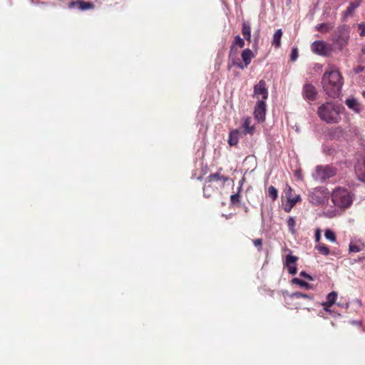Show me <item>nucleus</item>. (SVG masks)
<instances>
[{
  "label": "nucleus",
  "mask_w": 365,
  "mask_h": 365,
  "mask_svg": "<svg viewBox=\"0 0 365 365\" xmlns=\"http://www.w3.org/2000/svg\"><path fill=\"white\" fill-rule=\"evenodd\" d=\"M322 84L327 94L331 98H336L340 94L343 79L336 70L327 71L324 73Z\"/></svg>",
  "instance_id": "f257e3e1"
},
{
  "label": "nucleus",
  "mask_w": 365,
  "mask_h": 365,
  "mask_svg": "<svg viewBox=\"0 0 365 365\" xmlns=\"http://www.w3.org/2000/svg\"><path fill=\"white\" fill-rule=\"evenodd\" d=\"M340 108L331 103H327L320 106L318 108L319 118L327 123H336L340 117Z\"/></svg>",
  "instance_id": "f03ea898"
},
{
  "label": "nucleus",
  "mask_w": 365,
  "mask_h": 365,
  "mask_svg": "<svg viewBox=\"0 0 365 365\" xmlns=\"http://www.w3.org/2000/svg\"><path fill=\"white\" fill-rule=\"evenodd\" d=\"M333 203L340 207L346 208L352 203V197L347 190L341 187L336 188L331 195Z\"/></svg>",
  "instance_id": "7ed1b4c3"
},
{
  "label": "nucleus",
  "mask_w": 365,
  "mask_h": 365,
  "mask_svg": "<svg viewBox=\"0 0 365 365\" xmlns=\"http://www.w3.org/2000/svg\"><path fill=\"white\" fill-rule=\"evenodd\" d=\"M349 29L348 26H343L337 29V34L333 38V44L331 46L333 49L341 51L345 47L349 38Z\"/></svg>",
  "instance_id": "20e7f679"
},
{
  "label": "nucleus",
  "mask_w": 365,
  "mask_h": 365,
  "mask_svg": "<svg viewBox=\"0 0 365 365\" xmlns=\"http://www.w3.org/2000/svg\"><path fill=\"white\" fill-rule=\"evenodd\" d=\"M329 192L324 187L313 189L309 195V201L314 205H320L328 200Z\"/></svg>",
  "instance_id": "39448f33"
},
{
  "label": "nucleus",
  "mask_w": 365,
  "mask_h": 365,
  "mask_svg": "<svg viewBox=\"0 0 365 365\" xmlns=\"http://www.w3.org/2000/svg\"><path fill=\"white\" fill-rule=\"evenodd\" d=\"M292 192L293 190L292 187L289 185H287L284 190L287 202L284 206V210L287 212H290V210L296 205V203L301 200L299 195H293Z\"/></svg>",
  "instance_id": "423d86ee"
},
{
  "label": "nucleus",
  "mask_w": 365,
  "mask_h": 365,
  "mask_svg": "<svg viewBox=\"0 0 365 365\" xmlns=\"http://www.w3.org/2000/svg\"><path fill=\"white\" fill-rule=\"evenodd\" d=\"M311 49L314 53L323 56L330 55L333 50L331 45L327 44L323 41H314L311 45Z\"/></svg>",
  "instance_id": "0eeeda50"
},
{
  "label": "nucleus",
  "mask_w": 365,
  "mask_h": 365,
  "mask_svg": "<svg viewBox=\"0 0 365 365\" xmlns=\"http://www.w3.org/2000/svg\"><path fill=\"white\" fill-rule=\"evenodd\" d=\"M336 169L329 165H319L316 168L314 178L319 180H325L335 175Z\"/></svg>",
  "instance_id": "6e6552de"
},
{
  "label": "nucleus",
  "mask_w": 365,
  "mask_h": 365,
  "mask_svg": "<svg viewBox=\"0 0 365 365\" xmlns=\"http://www.w3.org/2000/svg\"><path fill=\"white\" fill-rule=\"evenodd\" d=\"M254 97L259 100H263L264 102L268 98V90L266 87L264 81L261 80L254 86Z\"/></svg>",
  "instance_id": "1a4fd4ad"
},
{
  "label": "nucleus",
  "mask_w": 365,
  "mask_h": 365,
  "mask_svg": "<svg viewBox=\"0 0 365 365\" xmlns=\"http://www.w3.org/2000/svg\"><path fill=\"white\" fill-rule=\"evenodd\" d=\"M255 118L259 122H263L266 115V103L263 100L257 102L254 111Z\"/></svg>",
  "instance_id": "9d476101"
},
{
  "label": "nucleus",
  "mask_w": 365,
  "mask_h": 365,
  "mask_svg": "<svg viewBox=\"0 0 365 365\" xmlns=\"http://www.w3.org/2000/svg\"><path fill=\"white\" fill-rule=\"evenodd\" d=\"M298 259L297 257L292 255H287L286 256L285 266L287 268L288 272L291 274H295L297 273V265L296 262Z\"/></svg>",
  "instance_id": "9b49d317"
},
{
  "label": "nucleus",
  "mask_w": 365,
  "mask_h": 365,
  "mask_svg": "<svg viewBox=\"0 0 365 365\" xmlns=\"http://www.w3.org/2000/svg\"><path fill=\"white\" fill-rule=\"evenodd\" d=\"M303 95L306 99L314 101L316 99L317 92L313 85L306 83L303 88Z\"/></svg>",
  "instance_id": "f8f14e48"
},
{
  "label": "nucleus",
  "mask_w": 365,
  "mask_h": 365,
  "mask_svg": "<svg viewBox=\"0 0 365 365\" xmlns=\"http://www.w3.org/2000/svg\"><path fill=\"white\" fill-rule=\"evenodd\" d=\"M364 247L365 245L361 240L354 237L350 240L349 251V252H359L364 250Z\"/></svg>",
  "instance_id": "ddd939ff"
},
{
  "label": "nucleus",
  "mask_w": 365,
  "mask_h": 365,
  "mask_svg": "<svg viewBox=\"0 0 365 365\" xmlns=\"http://www.w3.org/2000/svg\"><path fill=\"white\" fill-rule=\"evenodd\" d=\"M355 171L359 178L365 182V156L356 164Z\"/></svg>",
  "instance_id": "4468645a"
},
{
  "label": "nucleus",
  "mask_w": 365,
  "mask_h": 365,
  "mask_svg": "<svg viewBox=\"0 0 365 365\" xmlns=\"http://www.w3.org/2000/svg\"><path fill=\"white\" fill-rule=\"evenodd\" d=\"M222 170V168L219 170L218 172L214 174H210L207 176L206 178V182L210 183L214 181H220L221 182L222 185H224L225 182H227L229 180V178L225 175H222L220 174V171Z\"/></svg>",
  "instance_id": "2eb2a0df"
},
{
  "label": "nucleus",
  "mask_w": 365,
  "mask_h": 365,
  "mask_svg": "<svg viewBox=\"0 0 365 365\" xmlns=\"http://www.w3.org/2000/svg\"><path fill=\"white\" fill-rule=\"evenodd\" d=\"M346 105L352 110L356 112V113H360L361 110V106L360 103L356 101L354 98H350L346 100Z\"/></svg>",
  "instance_id": "dca6fc26"
},
{
  "label": "nucleus",
  "mask_w": 365,
  "mask_h": 365,
  "mask_svg": "<svg viewBox=\"0 0 365 365\" xmlns=\"http://www.w3.org/2000/svg\"><path fill=\"white\" fill-rule=\"evenodd\" d=\"M254 57L255 54L250 48H246L242 52V58L245 63V66H247L251 63V61Z\"/></svg>",
  "instance_id": "f3484780"
},
{
  "label": "nucleus",
  "mask_w": 365,
  "mask_h": 365,
  "mask_svg": "<svg viewBox=\"0 0 365 365\" xmlns=\"http://www.w3.org/2000/svg\"><path fill=\"white\" fill-rule=\"evenodd\" d=\"M362 0H354L351 1L344 12V17H349L353 15L356 8L359 6Z\"/></svg>",
  "instance_id": "a211bd4d"
},
{
  "label": "nucleus",
  "mask_w": 365,
  "mask_h": 365,
  "mask_svg": "<svg viewBox=\"0 0 365 365\" xmlns=\"http://www.w3.org/2000/svg\"><path fill=\"white\" fill-rule=\"evenodd\" d=\"M242 34L247 41H251V26L248 22L242 23Z\"/></svg>",
  "instance_id": "6ab92c4d"
},
{
  "label": "nucleus",
  "mask_w": 365,
  "mask_h": 365,
  "mask_svg": "<svg viewBox=\"0 0 365 365\" xmlns=\"http://www.w3.org/2000/svg\"><path fill=\"white\" fill-rule=\"evenodd\" d=\"M239 130H232L230 131L229 135L228 143L230 145H235L238 143Z\"/></svg>",
  "instance_id": "aec40b11"
},
{
  "label": "nucleus",
  "mask_w": 365,
  "mask_h": 365,
  "mask_svg": "<svg viewBox=\"0 0 365 365\" xmlns=\"http://www.w3.org/2000/svg\"><path fill=\"white\" fill-rule=\"evenodd\" d=\"M290 298L292 299H299V298H304L307 299L309 301L314 300V296L312 294H304L300 292H295L290 294Z\"/></svg>",
  "instance_id": "412c9836"
},
{
  "label": "nucleus",
  "mask_w": 365,
  "mask_h": 365,
  "mask_svg": "<svg viewBox=\"0 0 365 365\" xmlns=\"http://www.w3.org/2000/svg\"><path fill=\"white\" fill-rule=\"evenodd\" d=\"M235 46H238L239 48H243L245 46V41L239 35L235 37V40L231 46L230 54L233 52Z\"/></svg>",
  "instance_id": "4be33fe9"
},
{
  "label": "nucleus",
  "mask_w": 365,
  "mask_h": 365,
  "mask_svg": "<svg viewBox=\"0 0 365 365\" xmlns=\"http://www.w3.org/2000/svg\"><path fill=\"white\" fill-rule=\"evenodd\" d=\"M337 296L338 294L335 291L329 293L327 296V302H324L323 304H326L328 306H332L335 304Z\"/></svg>",
  "instance_id": "5701e85b"
},
{
  "label": "nucleus",
  "mask_w": 365,
  "mask_h": 365,
  "mask_svg": "<svg viewBox=\"0 0 365 365\" xmlns=\"http://www.w3.org/2000/svg\"><path fill=\"white\" fill-rule=\"evenodd\" d=\"M244 134H252L254 131V127L251 125L250 118H247L243 124Z\"/></svg>",
  "instance_id": "b1692460"
},
{
  "label": "nucleus",
  "mask_w": 365,
  "mask_h": 365,
  "mask_svg": "<svg viewBox=\"0 0 365 365\" xmlns=\"http://www.w3.org/2000/svg\"><path fill=\"white\" fill-rule=\"evenodd\" d=\"M282 36V29H278L273 35L272 44L276 48H279L280 46V44H281L280 40H281Z\"/></svg>",
  "instance_id": "393cba45"
},
{
  "label": "nucleus",
  "mask_w": 365,
  "mask_h": 365,
  "mask_svg": "<svg viewBox=\"0 0 365 365\" xmlns=\"http://www.w3.org/2000/svg\"><path fill=\"white\" fill-rule=\"evenodd\" d=\"M292 282L293 284H297L299 285V287H302V288H304L306 289H312V285L302 279H300L299 278H293L292 279Z\"/></svg>",
  "instance_id": "a878e982"
},
{
  "label": "nucleus",
  "mask_w": 365,
  "mask_h": 365,
  "mask_svg": "<svg viewBox=\"0 0 365 365\" xmlns=\"http://www.w3.org/2000/svg\"><path fill=\"white\" fill-rule=\"evenodd\" d=\"M334 26L331 24H320L316 26V29L322 33H327Z\"/></svg>",
  "instance_id": "bb28decb"
},
{
  "label": "nucleus",
  "mask_w": 365,
  "mask_h": 365,
  "mask_svg": "<svg viewBox=\"0 0 365 365\" xmlns=\"http://www.w3.org/2000/svg\"><path fill=\"white\" fill-rule=\"evenodd\" d=\"M76 4L78 6L79 9L81 10H86L93 8V4L91 2L78 1Z\"/></svg>",
  "instance_id": "cd10ccee"
},
{
  "label": "nucleus",
  "mask_w": 365,
  "mask_h": 365,
  "mask_svg": "<svg viewBox=\"0 0 365 365\" xmlns=\"http://www.w3.org/2000/svg\"><path fill=\"white\" fill-rule=\"evenodd\" d=\"M316 249L319 251V252L323 255H328L330 253V250L328 247H327L324 244H319L316 246Z\"/></svg>",
  "instance_id": "c85d7f7f"
},
{
  "label": "nucleus",
  "mask_w": 365,
  "mask_h": 365,
  "mask_svg": "<svg viewBox=\"0 0 365 365\" xmlns=\"http://www.w3.org/2000/svg\"><path fill=\"white\" fill-rule=\"evenodd\" d=\"M268 192L269 197L272 199V200H275L278 196L277 190L274 186H270L268 189Z\"/></svg>",
  "instance_id": "c756f323"
},
{
  "label": "nucleus",
  "mask_w": 365,
  "mask_h": 365,
  "mask_svg": "<svg viewBox=\"0 0 365 365\" xmlns=\"http://www.w3.org/2000/svg\"><path fill=\"white\" fill-rule=\"evenodd\" d=\"M325 237L331 242L336 241V236L334 232L331 230H325Z\"/></svg>",
  "instance_id": "7c9ffc66"
},
{
  "label": "nucleus",
  "mask_w": 365,
  "mask_h": 365,
  "mask_svg": "<svg viewBox=\"0 0 365 365\" xmlns=\"http://www.w3.org/2000/svg\"><path fill=\"white\" fill-rule=\"evenodd\" d=\"M322 306L324 307V311L328 312L330 315H331L333 317H336V316H340L341 315L339 313H337V312H334V310H332L330 308L331 306H328L326 304H322Z\"/></svg>",
  "instance_id": "2f4dec72"
},
{
  "label": "nucleus",
  "mask_w": 365,
  "mask_h": 365,
  "mask_svg": "<svg viewBox=\"0 0 365 365\" xmlns=\"http://www.w3.org/2000/svg\"><path fill=\"white\" fill-rule=\"evenodd\" d=\"M254 245L257 248L258 251L262 250V240L260 238L252 240Z\"/></svg>",
  "instance_id": "473e14b6"
},
{
  "label": "nucleus",
  "mask_w": 365,
  "mask_h": 365,
  "mask_svg": "<svg viewBox=\"0 0 365 365\" xmlns=\"http://www.w3.org/2000/svg\"><path fill=\"white\" fill-rule=\"evenodd\" d=\"M298 57V51H297V48H292V53H291V56H290V58L292 61H296V59Z\"/></svg>",
  "instance_id": "72a5a7b5"
},
{
  "label": "nucleus",
  "mask_w": 365,
  "mask_h": 365,
  "mask_svg": "<svg viewBox=\"0 0 365 365\" xmlns=\"http://www.w3.org/2000/svg\"><path fill=\"white\" fill-rule=\"evenodd\" d=\"M299 275L301 277H303L306 279H307L309 281H313L314 280V278L312 276H311L309 274L307 273L305 271H302L300 273H299Z\"/></svg>",
  "instance_id": "f704fd0d"
},
{
  "label": "nucleus",
  "mask_w": 365,
  "mask_h": 365,
  "mask_svg": "<svg viewBox=\"0 0 365 365\" xmlns=\"http://www.w3.org/2000/svg\"><path fill=\"white\" fill-rule=\"evenodd\" d=\"M287 225L289 227L292 228L296 225L295 220L293 217H289L287 220Z\"/></svg>",
  "instance_id": "c9c22d12"
},
{
  "label": "nucleus",
  "mask_w": 365,
  "mask_h": 365,
  "mask_svg": "<svg viewBox=\"0 0 365 365\" xmlns=\"http://www.w3.org/2000/svg\"><path fill=\"white\" fill-rule=\"evenodd\" d=\"M240 195L238 194H235L231 196V202L232 203L238 202L240 201Z\"/></svg>",
  "instance_id": "e433bc0d"
},
{
  "label": "nucleus",
  "mask_w": 365,
  "mask_h": 365,
  "mask_svg": "<svg viewBox=\"0 0 365 365\" xmlns=\"http://www.w3.org/2000/svg\"><path fill=\"white\" fill-rule=\"evenodd\" d=\"M315 240L319 242L321 237V230H315Z\"/></svg>",
  "instance_id": "4c0bfd02"
},
{
  "label": "nucleus",
  "mask_w": 365,
  "mask_h": 365,
  "mask_svg": "<svg viewBox=\"0 0 365 365\" xmlns=\"http://www.w3.org/2000/svg\"><path fill=\"white\" fill-rule=\"evenodd\" d=\"M359 28L361 29L360 35L361 36H365V24H361L359 25Z\"/></svg>",
  "instance_id": "58836bf2"
},
{
  "label": "nucleus",
  "mask_w": 365,
  "mask_h": 365,
  "mask_svg": "<svg viewBox=\"0 0 365 365\" xmlns=\"http://www.w3.org/2000/svg\"><path fill=\"white\" fill-rule=\"evenodd\" d=\"M364 70V66H359L354 68V72L356 73H359L362 72Z\"/></svg>",
  "instance_id": "ea45409f"
},
{
  "label": "nucleus",
  "mask_w": 365,
  "mask_h": 365,
  "mask_svg": "<svg viewBox=\"0 0 365 365\" xmlns=\"http://www.w3.org/2000/svg\"><path fill=\"white\" fill-rule=\"evenodd\" d=\"M337 305L342 308H348L349 306V303H338Z\"/></svg>",
  "instance_id": "a19ab883"
},
{
  "label": "nucleus",
  "mask_w": 365,
  "mask_h": 365,
  "mask_svg": "<svg viewBox=\"0 0 365 365\" xmlns=\"http://www.w3.org/2000/svg\"><path fill=\"white\" fill-rule=\"evenodd\" d=\"M295 176L299 179H302V173L300 170H297L295 172Z\"/></svg>",
  "instance_id": "79ce46f5"
},
{
  "label": "nucleus",
  "mask_w": 365,
  "mask_h": 365,
  "mask_svg": "<svg viewBox=\"0 0 365 365\" xmlns=\"http://www.w3.org/2000/svg\"><path fill=\"white\" fill-rule=\"evenodd\" d=\"M353 302L354 303H356L358 304L359 307H361L362 306V303H361V301L359 299H356L353 301Z\"/></svg>",
  "instance_id": "37998d69"
},
{
  "label": "nucleus",
  "mask_w": 365,
  "mask_h": 365,
  "mask_svg": "<svg viewBox=\"0 0 365 365\" xmlns=\"http://www.w3.org/2000/svg\"><path fill=\"white\" fill-rule=\"evenodd\" d=\"M237 67H239V68H241V69H244L246 66H245V63H244V64H242V63H239L237 64Z\"/></svg>",
  "instance_id": "c03bdc74"
},
{
  "label": "nucleus",
  "mask_w": 365,
  "mask_h": 365,
  "mask_svg": "<svg viewBox=\"0 0 365 365\" xmlns=\"http://www.w3.org/2000/svg\"><path fill=\"white\" fill-rule=\"evenodd\" d=\"M364 259H365V257H359L356 261L358 262H362Z\"/></svg>",
  "instance_id": "a18cd8bd"
},
{
  "label": "nucleus",
  "mask_w": 365,
  "mask_h": 365,
  "mask_svg": "<svg viewBox=\"0 0 365 365\" xmlns=\"http://www.w3.org/2000/svg\"><path fill=\"white\" fill-rule=\"evenodd\" d=\"M335 215H336V212L334 211V212H331V214H330L329 216L331 217H334Z\"/></svg>",
  "instance_id": "49530a36"
},
{
  "label": "nucleus",
  "mask_w": 365,
  "mask_h": 365,
  "mask_svg": "<svg viewBox=\"0 0 365 365\" xmlns=\"http://www.w3.org/2000/svg\"><path fill=\"white\" fill-rule=\"evenodd\" d=\"M290 230L292 231V234H295V232H296V230L292 229V230Z\"/></svg>",
  "instance_id": "de8ad7c7"
},
{
  "label": "nucleus",
  "mask_w": 365,
  "mask_h": 365,
  "mask_svg": "<svg viewBox=\"0 0 365 365\" xmlns=\"http://www.w3.org/2000/svg\"><path fill=\"white\" fill-rule=\"evenodd\" d=\"M204 195H205L206 197H209L210 196V195H206V193H205V188H204Z\"/></svg>",
  "instance_id": "09e8293b"
},
{
  "label": "nucleus",
  "mask_w": 365,
  "mask_h": 365,
  "mask_svg": "<svg viewBox=\"0 0 365 365\" xmlns=\"http://www.w3.org/2000/svg\"><path fill=\"white\" fill-rule=\"evenodd\" d=\"M363 96L365 98V91L362 93Z\"/></svg>",
  "instance_id": "8fccbe9b"
}]
</instances>
